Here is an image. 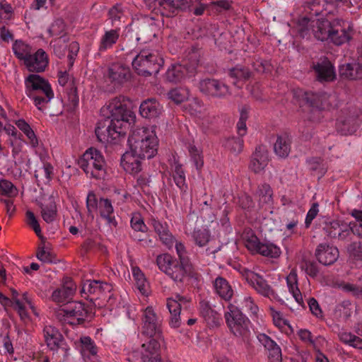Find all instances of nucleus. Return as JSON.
<instances>
[{
    "label": "nucleus",
    "mask_w": 362,
    "mask_h": 362,
    "mask_svg": "<svg viewBox=\"0 0 362 362\" xmlns=\"http://www.w3.org/2000/svg\"><path fill=\"white\" fill-rule=\"evenodd\" d=\"M130 149L143 157L150 159L158 151V139L153 127H142L134 129L128 139Z\"/></svg>",
    "instance_id": "1"
},
{
    "label": "nucleus",
    "mask_w": 362,
    "mask_h": 362,
    "mask_svg": "<svg viewBox=\"0 0 362 362\" xmlns=\"http://www.w3.org/2000/svg\"><path fill=\"white\" fill-rule=\"evenodd\" d=\"M156 264L160 271L175 282L184 281L192 272V265L189 262L177 260L168 254L158 255Z\"/></svg>",
    "instance_id": "2"
},
{
    "label": "nucleus",
    "mask_w": 362,
    "mask_h": 362,
    "mask_svg": "<svg viewBox=\"0 0 362 362\" xmlns=\"http://www.w3.org/2000/svg\"><path fill=\"white\" fill-rule=\"evenodd\" d=\"M79 166L87 177L96 180L103 179L106 175V162L102 153L96 148H89L78 161Z\"/></svg>",
    "instance_id": "3"
},
{
    "label": "nucleus",
    "mask_w": 362,
    "mask_h": 362,
    "mask_svg": "<svg viewBox=\"0 0 362 362\" xmlns=\"http://www.w3.org/2000/svg\"><path fill=\"white\" fill-rule=\"evenodd\" d=\"M224 318L231 333L244 340L248 339L250 334V321L238 307L229 304L225 311Z\"/></svg>",
    "instance_id": "4"
},
{
    "label": "nucleus",
    "mask_w": 362,
    "mask_h": 362,
    "mask_svg": "<svg viewBox=\"0 0 362 362\" xmlns=\"http://www.w3.org/2000/svg\"><path fill=\"white\" fill-rule=\"evenodd\" d=\"M127 101L124 97L115 98L102 109L104 114L107 112V117L109 121L124 129L128 123L134 118V113L127 108Z\"/></svg>",
    "instance_id": "5"
},
{
    "label": "nucleus",
    "mask_w": 362,
    "mask_h": 362,
    "mask_svg": "<svg viewBox=\"0 0 362 362\" xmlns=\"http://www.w3.org/2000/svg\"><path fill=\"white\" fill-rule=\"evenodd\" d=\"M163 64V60L157 52L146 49L141 51L132 62L137 74L145 76L158 73Z\"/></svg>",
    "instance_id": "6"
},
{
    "label": "nucleus",
    "mask_w": 362,
    "mask_h": 362,
    "mask_svg": "<svg viewBox=\"0 0 362 362\" xmlns=\"http://www.w3.org/2000/svg\"><path fill=\"white\" fill-rule=\"evenodd\" d=\"M333 21L325 18H303L300 23L299 33L303 37H309L311 32L314 37L320 41L328 40L332 30Z\"/></svg>",
    "instance_id": "7"
},
{
    "label": "nucleus",
    "mask_w": 362,
    "mask_h": 362,
    "mask_svg": "<svg viewBox=\"0 0 362 362\" xmlns=\"http://www.w3.org/2000/svg\"><path fill=\"white\" fill-rule=\"evenodd\" d=\"M198 57V53L193 51L189 54L187 60H185L182 64L172 65L166 71V79L173 83H178L186 77L193 76L199 64Z\"/></svg>",
    "instance_id": "8"
},
{
    "label": "nucleus",
    "mask_w": 362,
    "mask_h": 362,
    "mask_svg": "<svg viewBox=\"0 0 362 362\" xmlns=\"http://www.w3.org/2000/svg\"><path fill=\"white\" fill-rule=\"evenodd\" d=\"M142 333L151 337L145 344H148L151 341L159 342L160 350L164 346V338L160 332V323L154 309L151 306H148L143 310L141 317Z\"/></svg>",
    "instance_id": "9"
},
{
    "label": "nucleus",
    "mask_w": 362,
    "mask_h": 362,
    "mask_svg": "<svg viewBox=\"0 0 362 362\" xmlns=\"http://www.w3.org/2000/svg\"><path fill=\"white\" fill-rule=\"evenodd\" d=\"M307 102L311 107L308 119L313 122H320L324 118L323 111L329 110L332 97L326 93H306Z\"/></svg>",
    "instance_id": "10"
},
{
    "label": "nucleus",
    "mask_w": 362,
    "mask_h": 362,
    "mask_svg": "<svg viewBox=\"0 0 362 362\" xmlns=\"http://www.w3.org/2000/svg\"><path fill=\"white\" fill-rule=\"evenodd\" d=\"M87 313L84 304L80 302H72L59 309L57 315L64 323L76 325L85 320Z\"/></svg>",
    "instance_id": "11"
},
{
    "label": "nucleus",
    "mask_w": 362,
    "mask_h": 362,
    "mask_svg": "<svg viewBox=\"0 0 362 362\" xmlns=\"http://www.w3.org/2000/svg\"><path fill=\"white\" fill-rule=\"evenodd\" d=\"M167 308L170 313V325L177 328L181 325V310L183 311L191 308L192 303L189 298L180 294L175 295L167 299Z\"/></svg>",
    "instance_id": "12"
},
{
    "label": "nucleus",
    "mask_w": 362,
    "mask_h": 362,
    "mask_svg": "<svg viewBox=\"0 0 362 362\" xmlns=\"http://www.w3.org/2000/svg\"><path fill=\"white\" fill-rule=\"evenodd\" d=\"M48 33L50 37H55L50 45L53 47L54 52L59 56L64 54L66 49V42L68 37L65 33V24L62 19H57L54 21L48 29Z\"/></svg>",
    "instance_id": "13"
},
{
    "label": "nucleus",
    "mask_w": 362,
    "mask_h": 362,
    "mask_svg": "<svg viewBox=\"0 0 362 362\" xmlns=\"http://www.w3.org/2000/svg\"><path fill=\"white\" fill-rule=\"evenodd\" d=\"M353 35V26L348 22L337 18L333 20L332 30L328 40L336 45H341L349 42Z\"/></svg>",
    "instance_id": "14"
},
{
    "label": "nucleus",
    "mask_w": 362,
    "mask_h": 362,
    "mask_svg": "<svg viewBox=\"0 0 362 362\" xmlns=\"http://www.w3.org/2000/svg\"><path fill=\"white\" fill-rule=\"evenodd\" d=\"M200 91L206 95L226 98L230 95L229 87L223 81L214 78H206L199 83Z\"/></svg>",
    "instance_id": "15"
},
{
    "label": "nucleus",
    "mask_w": 362,
    "mask_h": 362,
    "mask_svg": "<svg viewBox=\"0 0 362 362\" xmlns=\"http://www.w3.org/2000/svg\"><path fill=\"white\" fill-rule=\"evenodd\" d=\"M95 132L98 139L102 143L111 142L125 134L122 127H118L108 119L99 122Z\"/></svg>",
    "instance_id": "16"
},
{
    "label": "nucleus",
    "mask_w": 362,
    "mask_h": 362,
    "mask_svg": "<svg viewBox=\"0 0 362 362\" xmlns=\"http://www.w3.org/2000/svg\"><path fill=\"white\" fill-rule=\"evenodd\" d=\"M11 303L13 308L18 312L21 319L26 321L28 319L27 306L35 311L33 298L28 292L19 293L16 290L12 288Z\"/></svg>",
    "instance_id": "17"
},
{
    "label": "nucleus",
    "mask_w": 362,
    "mask_h": 362,
    "mask_svg": "<svg viewBox=\"0 0 362 362\" xmlns=\"http://www.w3.org/2000/svg\"><path fill=\"white\" fill-rule=\"evenodd\" d=\"M244 277L247 283L260 295L270 299H276V295L262 276L252 271H246Z\"/></svg>",
    "instance_id": "18"
},
{
    "label": "nucleus",
    "mask_w": 362,
    "mask_h": 362,
    "mask_svg": "<svg viewBox=\"0 0 362 362\" xmlns=\"http://www.w3.org/2000/svg\"><path fill=\"white\" fill-rule=\"evenodd\" d=\"M29 72H44L49 64V57L42 49H38L31 52L23 64Z\"/></svg>",
    "instance_id": "19"
},
{
    "label": "nucleus",
    "mask_w": 362,
    "mask_h": 362,
    "mask_svg": "<svg viewBox=\"0 0 362 362\" xmlns=\"http://www.w3.org/2000/svg\"><path fill=\"white\" fill-rule=\"evenodd\" d=\"M361 119L355 110L343 112L337 122V129L342 134H352L358 127Z\"/></svg>",
    "instance_id": "20"
},
{
    "label": "nucleus",
    "mask_w": 362,
    "mask_h": 362,
    "mask_svg": "<svg viewBox=\"0 0 362 362\" xmlns=\"http://www.w3.org/2000/svg\"><path fill=\"white\" fill-rule=\"evenodd\" d=\"M27 93L38 92L42 94L52 95V89L49 82L38 74H31L25 79Z\"/></svg>",
    "instance_id": "21"
},
{
    "label": "nucleus",
    "mask_w": 362,
    "mask_h": 362,
    "mask_svg": "<svg viewBox=\"0 0 362 362\" xmlns=\"http://www.w3.org/2000/svg\"><path fill=\"white\" fill-rule=\"evenodd\" d=\"M349 224L339 220H329L325 222L323 230L329 237L344 240L349 235Z\"/></svg>",
    "instance_id": "22"
},
{
    "label": "nucleus",
    "mask_w": 362,
    "mask_h": 362,
    "mask_svg": "<svg viewBox=\"0 0 362 362\" xmlns=\"http://www.w3.org/2000/svg\"><path fill=\"white\" fill-rule=\"evenodd\" d=\"M108 78L115 85L127 81L130 77V69L121 62L112 63L108 68Z\"/></svg>",
    "instance_id": "23"
},
{
    "label": "nucleus",
    "mask_w": 362,
    "mask_h": 362,
    "mask_svg": "<svg viewBox=\"0 0 362 362\" xmlns=\"http://www.w3.org/2000/svg\"><path fill=\"white\" fill-rule=\"evenodd\" d=\"M144 159L145 158L139 157V155L129 148L122 156L121 165L127 173L136 174L141 170V160Z\"/></svg>",
    "instance_id": "24"
},
{
    "label": "nucleus",
    "mask_w": 362,
    "mask_h": 362,
    "mask_svg": "<svg viewBox=\"0 0 362 362\" xmlns=\"http://www.w3.org/2000/svg\"><path fill=\"white\" fill-rule=\"evenodd\" d=\"M199 314L210 328L217 327L221 324V315L205 300L199 302Z\"/></svg>",
    "instance_id": "25"
},
{
    "label": "nucleus",
    "mask_w": 362,
    "mask_h": 362,
    "mask_svg": "<svg viewBox=\"0 0 362 362\" xmlns=\"http://www.w3.org/2000/svg\"><path fill=\"white\" fill-rule=\"evenodd\" d=\"M269 163L268 150L265 146H258L252 155L250 168L255 173L264 170Z\"/></svg>",
    "instance_id": "26"
},
{
    "label": "nucleus",
    "mask_w": 362,
    "mask_h": 362,
    "mask_svg": "<svg viewBox=\"0 0 362 362\" xmlns=\"http://www.w3.org/2000/svg\"><path fill=\"white\" fill-rule=\"evenodd\" d=\"M315 255L321 264L329 265L335 262L338 259L339 251L336 247L327 244H320L316 249Z\"/></svg>",
    "instance_id": "27"
},
{
    "label": "nucleus",
    "mask_w": 362,
    "mask_h": 362,
    "mask_svg": "<svg viewBox=\"0 0 362 362\" xmlns=\"http://www.w3.org/2000/svg\"><path fill=\"white\" fill-rule=\"evenodd\" d=\"M150 224L153 228L155 232L158 235L163 243L168 248H171L173 246L175 240L168 230L167 223L152 218L150 221Z\"/></svg>",
    "instance_id": "28"
},
{
    "label": "nucleus",
    "mask_w": 362,
    "mask_h": 362,
    "mask_svg": "<svg viewBox=\"0 0 362 362\" xmlns=\"http://www.w3.org/2000/svg\"><path fill=\"white\" fill-rule=\"evenodd\" d=\"M76 290V286L71 280L66 281L60 288L52 292L51 298L57 303H65L72 297Z\"/></svg>",
    "instance_id": "29"
},
{
    "label": "nucleus",
    "mask_w": 362,
    "mask_h": 362,
    "mask_svg": "<svg viewBox=\"0 0 362 362\" xmlns=\"http://www.w3.org/2000/svg\"><path fill=\"white\" fill-rule=\"evenodd\" d=\"M257 339L259 342L265 347L268 351L269 358L272 362H281V348L265 334H259Z\"/></svg>",
    "instance_id": "30"
},
{
    "label": "nucleus",
    "mask_w": 362,
    "mask_h": 362,
    "mask_svg": "<svg viewBox=\"0 0 362 362\" xmlns=\"http://www.w3.org/2000/svg\"><path fill=\"white\" fill-rule=\"evenodd\" d=\"M313 69L320 81H332L336 77L334 66L328 60H323L314 64Z\"/></svg>",
    "instance_id": "31"
},
{
    "label": "nucleus",
    "mask_w": 362,
    "mask_h": 362,
    "mask_svg": "<svg viewBox=\"0 0 362 362\" xmlns=\"http://www.w3.org/2000/svg\"><path fill=\"white\" fill-rule=\"evenodd\" d=\"M288 292L292 295L299 306L305 307L303 293L298 288V275L296 270L292 269L286 278Z\"/></svg>",
    "instance_id": "32"
},
{
    "label": "nucleus",
    "mask_w": 362,
    "mask_h": 362,
    "mask_svg": "<svg viewBox=\"0 0 362 362\" xmlns=\"http://www.w3.org/2000/svg\"><path fill=\"white\" fill-rule=\"evenodd\" d=\"M237 303L240 307L239 309L247 313L252 320L258 318L259 308L251 296L243 294L238 296Z\"/></svg>",
    "instance_id": "33"
},
{
    "label": "nucleus",
    "mask_w": 362,
    "mask_h": 362,
    "mask_svg": "<svg viewBox=\"0 0 362 362\" xmlns=\"http://www.w3.org/2000/svg\"><path fill=\"white\" fill-rule=\"evenodd\" d=\"M159 6L163 14L168 15V12L174 13L177 9H185L189 7L186 0H156L154 8Z\"/></svg>",
    "instance_id": "34"
},
{
    "label": "nucleus",
    "mask_w": 362,
    "mask_h": 362,
    "mask_svg": "<svg viewBox=\"0 0 362 362\" xmlns=\"http://www.w3.org/2000/svg\"><path fill=\"white\" fill-rule=\"evenodd\" d=\"M139 110L142 117L151 119L158 117L163 107L156 100L148 99L141 104Z\"/></svg>",
    "instance_id": "35"
},
{
    "label": "nucleus",
    "mask_w": 362,
    "mask_h": 362,
    "mask_svg": "<svg viewBox=\"0 0 362 362\" xmlns=\"http://www.w3.org/2000/svg\"><path fill=\"white\" fill-rule=\"evenodd\" d=\"M339 75L348 80H359L362 78V65L359 63H347L339 66Z\"/></svg>",
    "instance_id": "36"
},
{
    "label": "nucleus",
    "mask_w": 362,
    "mask_h": 362,
    "mask_svg": "<svg viewBox=\"0 0 362 362\" xmlns=\"http://www.w3.org/2000/svg\"><path fill=\"white\" fill-rule=\"evenodd\" d=\"M111 286L107 283L98 280H88L83 283L81 293L84 294H98L110 291Z\"/></svg>",
    "instance_id": "37"
},
{
    "label": "nucleus",
    "mask_w": 362,
    "mask_h": 362,
    "mask_svg": "<svg viewBox=\"0 0 362 362\" xmlns=\"http://www.w3.org/2000/svg\"><path fill=\"white\" fill-rule=\"evenodd\" d=\"M172 173L174 182L180 189L181 194L183 197L187 193L188 189L186 183L185 173L182 165L176 161L174 162L172 166Z\"/></svg>",
    "instance_id": "38"
},
{
    "label": "nucleus",
    "mask_w": 362,
    "mask_h": 362,
    "mask_svg": "<svg viewBox=\"0 0 362 362\" xmlns=\"http://www.w3.org/2000/svg\"><path fill=\"white\" fill-rule=\"evenodd\" d=\"M43 332L47 346L52 350L59 348L62 341V336L59 332L52 326H46Z\"/></svg>",
    "instance_id": "39"
},
{
    "label": "nucleus",
    "mask_w": 362,
    "mask_h": 362,
    "mask_svg": "<svg viewBox=\"0 0 362 362\" xmlns=\"http://www.w3.org/2000/svg\"><path fill=\"white\" fill-rule=\"evenodd\" d=\"M216 293L225 300H229L233 295V291L226 279L217 277L214 282Z\"/></svg>",
    "instance_id": "40"
},
{
    "label": "nucleus",
    "mask_w": 362,
    "mask_h": 362,
    "mask_svg": "<svg viewBox=\"0 0 362 362\" xmlns=\"http://www.w3.org/2000/svg\"><path fill=\"white\" fill-rule=\"evenodd\" d=\"M119 29H112L105 30V33L100 37L98 49L100 52H105L117 42L119 36Z\"/></svg>",
    "instance_id": "41"
},
{
    "label": "nucleus",
    "mask_w": 362,
    "mask_h": 362,
    "mask_svg": "<svg viewBox=\"0 0 362 362\" xmlns=\"http://www.w3.org/2000/svg\"><path fill=\"white\" fill-rule=\"evenodd\" d=\"M13 52L15 56L23 62L28 57L32 52V47L23 40H16L12 46Z\"/></svg>",
    "instance_id": "42"
},
{
    "label": "nucleus",
    "mask_w": 362,
    "mask_h": 362,
    "mask_svg": "<svg viewBox=\"0 0 362 362\" xmlns=\"http://www.w3.org/2000/svg\"><path fill=\"white\" fill-rule=\"evenodd\" d=\"M132 275L136 288L142 295L147 296L149 291V285L144 273L139 267H134L132 268Z\"/></svg>",
    "instance_id": "43"
},
{
    "label": "nucleus",
    "mask_w": 362,
    "mask_h": 362,
    "mask_svg": "<svg viewBox=\"0 0 362 362\" xmlns=\"http://www.w3.org/2000/svg\"><path fill=\"white\" fill-rule=\"evenodd\" d=\"M274 149L278 156L281 158L287 157L291 151L290 139L286 136H278Z\"/></svg>",
    "instance_id": "44"
},
{
    "label": "nucleus",
    "mask_w": 362,
    "mask_h": 362,
    "mask_svg": "<svg viewBox=\"0 0 362 362\" xmlns=\"http://www.w3.org/2000/svg\"><path fill=\"white\" fill-rule=\"evenodd\" d=\"M188 151L190 160L193 163L197 170H200L204 166V156L201 147L196 146L194 144H189Z\"/></svg>",
    "instance_id": "45"
},
{
    "label": "nucleus",
    "mask_w": 362,
    "mask_h": 362,
    "mask_svg": "<svg viewBox=\"0 0 362 362\" xmlns=\"http://www.w3.org/2000/svg\"><path fill=\"white\" fill-rule=\"evenodd\" d=\"M98 209L100 216L105 218L110 224L115 225L116 222L114 217L112 216L113 207L111 202L107 199H100L98 202Z\"/></svg>",
    "instance_id": "46"
},
{
    "label": "nucleus",
    "mask_w": 362,
    "mask_h": 362,
    "mask_svg": "<svg viewBox=\"0 0 362 362\" xmlns=\"http://www.w3.org/2000/svg\"><path fill=\"white\" fill-rule=\"evenodd\" d=\"M57 209L54 201L41 206V216L42 219L47 223H52L57 217Z\"/></svg>",
    "instance_id": "47"
},
{
    "label": "nucleus",
    "mask_w": 362,
    "mask_h": 362,
    "mask_svg": "<svg viewBox=\"0 0 362 362\" xmlns=\"http://www.w3.org/2000/svg\"><path fill=\"white\" fill-rule=\"evenodd\" d=\"M351 215L356 222H351L349 224V232L351 231L354 235L362 238V210L354 209L351 211Z\"/></svg>",
    "instance_id": "48"
},
{
    "label": "nucleus",
    "mask_w": 362,
    "mask_h": 362,
    "mask_svg": "<svg viewBox=\"0 0 362 362\" xmlns=\"http://www.w3.org/2000/svg\"><path fill=\"white\" fill-rule=\"evenodd\" d=\"M339 339L344 344L356 349H362V339L351 332H341L339 334Z\"/></svg>",
    "instance_id": "49"
},
{
    "label": "nucleus",
    "mask_w": 362,
    "mask_h": 362,
    "mask_svg": "<svg viewBox=\"0 0 362 362\" xmlns=\"http://www.w3.org/2000/svg\"><path fill=\"white\" fill-rule=\"evenodd\" d=\"M257 253L265 257H277L281 254V250L272 243H261Z\"/></svg>",
    "instance_id": "50"
},
{
    "label": "nucleus",
    "mask_w": 362,
    "mask_h": 362,
    "mask_svg": "<svg viewBox=\"0 0 362 362\" xmlns=\"http://www.w3.org/2000/svg\"><path fill=\"white\" fill-rule=\"evenodd\" d=\"M256 194L260 203L269 204L272 201L273 192L268 184L263 183L259 185Z\"/></svg>",
    "instance_id": "51"
},
{
    "label": "nucleus",
    "mask_w": 362,
    "mask_h": 362,
    "mask_svg": "<svg viewBox=\"0 0 362 362\" xmlns=\"http://www.w3.org/2000/svg\"><path fill=\"white\" fill-rule=\"evenodd\" d=\"M192 238L196 245L203 247L209 241L210 234L206 228H195L192 233Z\"/></svg>",
    "instance_id": "52"
},
{
    "label": "nucleus",
    "mask_w": 362,
    "mask_h": 362,
    "mask_svg": "<svg viewBox=\"0 0 362 362\" xmlns=\"http://www.w3.org/2000/svg\"><path fill=\"white\" fill-rule=\"evenodd\" d=\"M251 73L247 68L237 66L230 69V76L236 81L233 82L234 85L237 83L247 80L250 77Z\"/></svg>",
    "instance_id": "53"
},
{
    "label": "nucleus",
    "mask_w": 362,
    "mask_h": 362,
    "mask_svg": "<svg viewBox=\"0 0 362 362\" xmlns=\"http://www.w3.org/2000/svg\"><path fill=\"white\" fill-rule=\"evenodd\" d=\"M245 247L252 253H257L261 242L252 232H247L244 235Z\"/></svg>",
    "instance_id": "54"
},
{
    "label": "nucleus",
    "mask_w": 362,
    "mask_h": 362,
    "mask_svg": "<svg viewBox=\"0 0 362 362\" xmlns=\"http://www.w3.org/2000/svg\"><path fill=\"white\" fill-rule=\"evenodd\" d=\"M223 145L232 153H239L243 148V140L240 137H231L226 139Z\"/></svg>",
    "instance_id": "55"
},
{
    "label": "nucleus",
    "mask_w": 362,
    "mask_h": 362,
    "mask_svg": "<svg viewBox=\"0 0 362 362\" xmlns=\"http://www.w3.org/2000/svg\"><path fill=\"white\" fill-rule=\"evenodd\" d=\"M168 98L175 103H181L189 97V91L186 88H175L169 91Z\"/></svg>",
    "instance_id": "56"
},
{
    "label": "nucleus",
    "mask_w": 362,
    "mask_h": 362,
    "mask_svg": "<svg viewBox=\"0 0 362 362\" xmlns=\"http://www.w3.org/2000/svg\"><path fill=\"white\" fill-rule=\"evenodd\" d=\"M28 96L33 100L35 105L40 110H44L45 105L54 98V93L51 96L48 94H43L45 97L37 95L34 93H27Z\"/></svg>",
    "instance_id": "57"
},
{
    "label": "nucleus",
    "mask_w": 362,
    "mask_h": 362,
    "mask_svg": "<svg viewBox=\"0 0 362 362\" xmlns=\"http://www.w3.org/2000/svg\"><path fill=\"white\" fill-rule=\"evenodd\" d=\"M0 194L8 197H14L18 194V189L11 182L1 180H0Z\"/></svg>",
    "instance_id": "58"
},
{
    "label": "nucleus",
    "mask_w": 362,
    "mask_h": 362,
    "mask_svg": "<svg viewBox=\"0 0 362 362\" xmlns=\"http://www.w3.org/2000/svg\"><path fill=\"white\" fill-rule=\"evenodd\" d=\"M81 344V352L95 356L97 354V348L94 341L89 337H82L80 339Z\"/></svg>",
    "instance_id": "59"
},
{
    "label": "nucleus",
    "mask_w": 362,
    "mask_h": 362,
    "mask_svg": "<svg viewBox=\"0 0 362 362\" xmlns=\"http://www.w3.org/2000/svg\"><path fill=\"white\" fill-rule=\"evenodd\" d=\"M26 221L28 225L33 229L36 235L40 238H42V231L41 228L40 226L38 220L35 217L34 213L31 211H26Z\"/></svg>",
    "instance_id": "60"
},
{
    "label": "nucleus",
    "mask_w": 362,
    "mask_h": 362,
    "mask_svg": "<svg viewBox=\"0 0 362 362\" xmlns=\"http://www.w3.org/2000/svg\"><path fill=\"white\" fill-rule=\"evenodd\" d=\"M131 226L135 232H146L147 227L145 225L140 214H134L131 218Z\"/></svg>",
    "instance_id": "61"
},
{
    "label": "nucleus",
    "mask_w": 362,
    "mask_h": 362,
    "mask_svg": "<svg viewBox=\"0 0 362 362\" xmlns=\"http://www.w3.org/2000/svg\"><path fill=\"white\" fill-rule=\"evenodd\" d=\"M352 313L351 305L349 301H344L342 303L337 305L336 308L337 315L344 319L346 320L349 318Z\"/></svg>",
    "instance_id": "62"
},
{
    "label": "nucleus",
    "mask_w": 362,
    "mask_h": 362,
    "mask_svg": "<svg viewBox=\"0 0 362 362\" xmlns=\"http://www.w3.org/2000/svg\"><path fill=\"white\" fill-rule=\"evenodd\" d=\"M188 111L192 115L198 116L204 110L202 103L197 99L194 98L188 104Z\"/></svg>",
    "instance_id": "63"
},
{
    "label": "nucleus",
    "mask_w": 362,
    "mask_h": 362,
    "mask_svg": "<svg viewBox=\"0 0 362 362\" xmlns=\"http://www.w3.org/2000/svg\"><path fill=\"white\" fill-rule=\"evenodd\" d=\"M350 255L357 260H362V243L361 242H354L349 246Z\"/></svg>",
    "instance_id": "64"
}]
</instances>
